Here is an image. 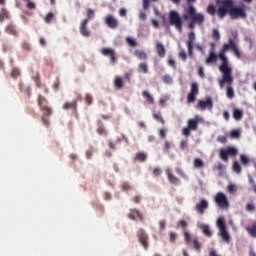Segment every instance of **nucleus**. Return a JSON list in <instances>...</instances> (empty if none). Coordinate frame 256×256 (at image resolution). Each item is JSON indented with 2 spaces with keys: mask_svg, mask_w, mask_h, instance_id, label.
I'll return each mask as SVG.
<instances>
[{
  "mask_svg": "<svg viewBox=\"0 0 256 256\" xmlns=\"http://www.w3.org/2000/svg\"><path fill=\"white\" fill-rule=\"evenodd\" d=\"M232 51L238 59H241V51L239 46L235 43V40L230 38L227 44H223L220 52L219 59L221 61L218 69L222 74V78L218 81L220 89H223L225 85H233V67L229 64V58H227V51Z\"/></svg>",
  "mask_w": 256,
  "mask_h": 256,
  "instance_id": "f257e3e1",
  "label": "nucleus"
},
{
  "mask_svg": "<svg viewBox=\"0 0 256 256\" xmlns=\"http://www.w3.org/2000/svg\"><path fill=\"white\" fill-rule=\"evenodd\" d=\"M217 15L220 19H225L227 14L231 19H245L247 13L245 12V5L235 7L233 0H217Z\"/></svg>",
  "mask_w": 256,
  "mask_h": 256,
  "instance_id": "f03ea898",
  "label": "nucleus"
},
{
  "mask_svg": "<svg viewBox=\"0 0 256 256\" xmlns=\"http://www.w3.org/2000/svg\"><path fill=\"white\" fill-rule=\"evenodd\" d=\"M189 5L184 8L183 18L186 20H190L189 28L193 29L195 25H203L205 23V15L203 13H197L195 6L191 3H195V0H187Z\"/></svg>",
  "mask_w": 256,
  "mask_h": 256,
  "instance_id": "7ed1b4c3",
  "label": "nucleus"
},
{
  "mask_svg": "<svg viewBox=\"0 0 256 256\" xmlns=\"http://www.w3.org/2000/svg\"><path fill=\"white\" fill-rule=\"evenodd\" d=\"M217 227L219 229V235L224 243H231V235L227 231V225L225 224V218H218Z\"/></svg>",
  "mask_w": 256,
  "mask_h": 256,
  "instance_id": "20e7f679",
  "label": "nucleus"
},
{
  "mask_svg": "<svg viewBox=\"0 0 256 256\" xmlns=\"http://www.w3.org/2000/svg\"><path fill=\"white\" fill-rule=\"evenodd\" d=\"M169 24L175 27L180 33L183 31V20L178 11L171 10L169 12Z\"/></svg>",
  "mask_w": 256,
  "mask_h": 256,
  "instance_id": "39448f33",
  "label": "nucleus"
},
{
  "mask_svg": "<svg viewBox=\"0 0 256 256\" xmlns=\"http://www.w3.org/2000/svg\"><path fill=\"white\" fill-rule=\"evenodd\" d=\"M239 150L233 146L222 148L219 151V157L224 163H229L230 157H237Z\"/></svg>",
  "mask_w": 256,
  "mask_h": 256,
  "instance_id": "423d86ee",
  "label": "nucleus"
},
{
  "mask_svg": "<svg viewBox=\"0 0 256 256\" xmlns=\"http://www.w3.org/2000/svg\"><path fill=\"white\" fill-rule=\"evenodd\" d=\"M38 105L40 107V111H42L44 117H51L53 115V109L49 107V101H47V98L45 96H39L38 97Z\"/></svg>",
  "mask_w": 256,
  "mask_h": 256,
  "instance_id": "0eeeda50",
  "label": "nucleus"
},
{
  "mask_svg": "<svg viewBox=\"0 0 256 256\" xmlns=\"http://www.w3.org/2000/svg\"><path fill=\"white\" fill-rule=\"evenodd\" d=\"M214 201L220 209H229V199H227V196L223 192H218Z\"/></svg>",
  "mask_w": 256,
  "mask_h": 256,
  "instance_id": "6e6552de",
  "label": "nucleus"
},
{
  "mask_svg": "<svg viewBox=\"0 0 256 256\" xmlns=\"http://www.w3.org/2000/svg\"><path fill=\"white\" fill-rule=\"evenodd\" d=\"M137 237L140 245H142L145 251H147L149 249V235L147 234V232H145L143 228H140L137 231Z\"/></svg>",
  "mask_w": 256,
  "mask_h": 256,
  "instance_id": "1a4fd4ad",
  "label": "nucleus"
},
{
  "mask_svg": "<svg viewBox=\"0 0 256 256\" xmlns=\"http://www.w3.org/2000/svg\"><path fill=\"white\" fill-rule=\"evenodd\" d=\"M197 95H199V85L196 82H193L191 84L190 93L187 96V103H195Z\"/></svg>",
  "mask_w": 256,
  "mask_h": 256,
  "instance_id": "9d476101",
  "label": "nucleus"
},
{
  "mask_svg": "<svg viewBox=\"0 0 256 256\" xmlns=\"http://www.w3.org/2000/svg\"><path fill=\"white\" fill-rule=\"evenodd\" d=\"M100 53L104 55V57H109L112 65H115V63H117V54L115 53V50L113 48H102L100 50Z\"/></svg>",
  "mask_w": 256,
  "mask_h": 256,
  "instance_id": "9b49d317",
  "label": "nucleus"
},
{
  "mask_svg": "<svg viewBox=\"0 0 256 256\" xmlns=\"http://www.w3.org/2000/svg\"><path fill=\"white\" fill-rule=\"evenodd\" d=\"M196 109L199 111H205V109L211 111V109H213V100L211 98H207L206 100H199L198 104L196 105Z\"/></svg>",
  "mask_w": 256,
  "mask_h": 256,
  "instance_id": "f8f14e48",
  "label": "nucleus"
},
{
  "mask_svg": "<svg viewBox=\"0 0 256 256\" xmlns=\"http://www.w3.org/2000/svg\"><path fill=\"white\" fill-rule=\"evenodd\" d=\"M207 209H209V202L205 199L200 200V202L195 206V211L199 215H205V211H207Z\"/></svg>",
  "mask_w": 256,
  "mask_h": 256,
  "instance_id": "ddd939ff",
  "label": "nucleus"
},
{
  "mask_svg": "<svg viewBox=\"0 0 256 256\" xmlns=\"http://www.w3.org/2000/svg\"><path fill=\"white\" fill-rule=\"evenodd\" d=\"M104 23L107 25V27H109V29H117V27H119V20L114 18L113 15H107Z\"/></svg>",
  "mask_w": 256,
  "mask_h": 256,
  "instance_id": "4468645a",
  "label": "nucleus"
},
{
  "mask_svg": "<svg viewBox=\"0 0 256 256\" xmlns=\"http://www.w3.org/2000/svg\"><path fill=\"white\" fill-rule=\"evenodd\" d=\"M193 43H195V32H189L188 40L186 41L189 57H193Z\"/></svg>",
  "mask_w": 256,
  "mask_h": 256,
  "instance_id": "2eb2a0df",
  "label": "nucleus"
},
{
  "mask_svg": "<svg viewBox=\"0 0 256 256\" xmlns=\"http://www.w3.org/2000/svg\"><path fill=\"white\" fill-rule=\"evenodd\" d=\"M128 217L129 219H132V221H143V214H141L137 209H130Z\"/></svg>",
  "mask_w": 256,
  "mask_h": 256,
  "instance_id": "dca6fc26",
  "label": "nucleus"
},
{
  "mask_svg": "<svg viewBox=\"0 0 256 256\" xmlns=\"http://www.w3.org/2000/svg\"><path fill=\"white\" fill-rule=\"evenodd\" d=\"M87 23H89V19H84L80 24V33L83 37L91 36V32L87 29Z\"/></svg>",
  "mask_w": 256,
  "mask_h": 256,
  "instance_id": "f3484780",
  "label": "nucleus"
},
{
  "mask_svg": "<svg viewBox=\"0 0 256 256\" xmlns=\"http://www.w3.org/2000/svg\"><path fill=\"white\" fill-rule=\"evenodd\" d=\"M166 175L168 177V181L169 183H171V185H179V183H181V180H179V178H177V176L173 175V173H171V170H167L166 171Z\"/></svg>",
  "mask_w": 256,
  "mask_h": 256,
  "instance_id": "a211bd4d",
  "label": "nucleus"
},
{
  "mask_svg": "<svg viewBox=\"0 0 256 256\" xmlns=\"http://www.w3.org/2000/svg\"><path fill=\"white\" fill-rule=\"evenodd\" d=\"M219 59V53L218 55L215 54V52L210 51L208 54V57L206 58V65H211V63H216Z\"/></svg>",
  "mask_w": 256,
  "mask_h": 256,
  "instance_id": "6ab92c4d",
  "label": "nucleus"
},
{
  "mask_svg": "<svg viewBox=\"0 0 256 256\" xmlns=\"http://www.w3.org/2000/svg\"><path fill=\"white\" fill-rule=\"evenodd\" d=\"M62 108L65 111H69V109H71L72 111H77V100H73L72 102H66L64 103V105L62 106Z\"/></svg>",
  "mask_w": 256,
  "mask_h": 256,
  "instance_id": "aec40b11",
  "label": "nucleus"
},
{
  "mask_svg": "<svg viewBox=\"0 0 256 256\" xmlns=\"http://www.w3.org/2000/svg\"><path fill=\"white\" fill-rule=\"evenodd\" d=\"M155 49L157 52V55H159L160 57H165L167 50H165V46H163V44H161L160 42H157L155 45Z\"/></svg>",
  "mask_w": 256,
  "mask_h": 256,
  "instance_id": "412c9836",
  "label": "nucleus"
},
{
  "mask_svg": "<svg viewBox=\"0 0 256 256\" xmlns=\"http://www.w3.org/2000/svg\"><path fill=\"white\" fill-rule=\"evenodd\" d=\"M246 231L250 237L256 239V221H253L251 226L246 227Z\"/></svg>",
  "mask_w": 256,
  "mask_h": 256,
  "instance_id": "4be33fe9",
  "label": "nucleus"
},
{
  "mask_svg": "<svg viewBox=\"0 0 256 256\" xmlns=\"http://www.w3.org/2000/svg\"><path fill=\"white\" fill-rule=\"evenodd\" d=\"M200 229L206 237H213V232H211V227H209V225L202 224L200 225Z\"/></svg>",
  "mask_w": 256,
  "mask_h": 256,
  "instance_id": "5701e85b",
  "label": "nucleus"
},
{
  "mask_svg": "<svg viewBox=\"0 0 256 256\" xmlns=\"http://www.w3.org/2000/svg\"><path fill=\"white\" fill-rule=\"evenodd\" d=\"M233 118L235 119V121H241L243 119V110L234 108L233 109Z\"/></svg>",
  "mask_w": 256,
  "mask_h": 256,
  "instance_id": "b1692460",
  "label": "nucleus"
},
{
  "mask_svg": "<svg viewBox=\"0 0 256 256\" xmlns=\"http://www.w3.org/2000/svg\"><path fill=\"white\" fill-rule=\"evenodd\" d=\"M187 127L191 131H197V127H199L197 119H189L187 122Z\"/></svg>",
  "mask_w": 256,
  "mask_h": 256,
  "instance_id": "393cba45",
  "label": "nucleus"
},
{
  "mask_svg": "<svg viewBox=\"0 0 256 256\" xmlns=\"http://www.w3.org/2000/svg\"><path fill=\"white\" fill-rule=\"evenodd\" d=\"M135 57H137V59H139L140 61H145L147 59V53H145V51L143 50H136L134 52Z\"/></svg>",
  "mask_w": 256,
  "mask_h": 256,
  "instance_id": "a878e982",
  "label": "nucleus"
},
{
  "mask_svg": "<svg viewBox=\"0 0 256 256\" xmlns=\"http://www.w3.org/2000/svg\"><path fill=\"white\" fill-rule=\"evenodd\" d=\"M135 161H139L140 163H145L147 161V154L144 152H138L135 156Z\"/></svg>",
  "mask_w": 256,
  "mask_h": 256,
  "instance_id": "bb28decb",
  "label": "nucleus"
},
{
  "mask_svg": "<svg viewBox=\"0 0 256 256\" xmlns=\"http://www.w3.org/2000/svg\"><path fill=\"white\" fill-rule=\"evenodd\" d=\"M138 71H139V73H143L145 75V74L149 73V66H147L146 62H141L138 65Z\"/></svg>",
  "mask_w": 256,
  "mask_h": 256,
  "instance_id": "cd10ccee",
  "label": "nucleus"
},
{
  "mask_svg": "<svg viewBox=\"0 0 256 256\" xmlns=\"http://www.w3.org/2000/svg\"><path fill=\"white\" fill-rule=\"evenodd\" d=\"M228 86L226 87V97L228 99H233L235 97V90L231 87L233 84H227Z\"/></svg>",
  "mask_w": 256,
  "mask_h": 256,
  "instance_id": "c85d7f7f",
  "label": "nucleus"
},
{
  "mask_svg": "<svg viewBox=\"0 0 256 256\" xmlns=\"http://www.w3.org/2000/svg\"><path fill=\"white\" fill-rule=\"evenodd\" d=\"M142 97H144V99H146L147 103H149L150 105H153V103H155V99H153V96H151V94H149L147 91L142 92Z\"/></svg>",
  "mask_w": 256,
  "mask_h": 256,
  "instance_id": "c756f323",
  "label": "nucleus"
},
{
  "mask_svg": "<svg viewBox=\"0 0 256 256\" xmlns=\"http://www.w3.org/2000/svg\"><path fill=\"white\" fill-rule=\"evenodd\" d=\"M98 135H101L103 137H107V130L105 129V125L103 123H100L97 128Z\"/></svg>",
  "mask_w": 256,
  "mask_h": 256,
  "instance_id": "7c9ffc66",
  "label": "nucleus"
},
{
  "mask_svg": "<svg viewBox=\"0 0 256 256\" xmlns=\"http://www.w3.org/2000/svg\"><path fill=\"white\" fill-rule=\"evenodd\" d=\"M212 39L216 42L221 41V33H219V29L214 28L212 30Z\"/></svg>",
  "mask_w": 256,
  "mask_h": 256,
  "instance_id": "2f4dec72",
  "label": "nucleus"
},
{
  "mask_svg": "<svg viewBox=\"0 0 256 256\" xmlns=\"http://www.w3.org/2000/svg\"><path fill=\"white\" fill-rule=\"evenodd\" d=\"M5 19H9V12H7V9L2 8L0 11V23H3Z\"/></svg>",
  "mask_w": 256,
  "mask_h": 256,
  "instance_id": "473e14b6",
  "label": "nucleus"
},
{
  "mask_svg": "<svg viewBox=\"0 0 256 256\" xmlns=\"http://www.w3.org/2000/svg\"><path fill=\"white\" fill-rule=\"evenodd\" d=\"M153 119H155V121H158V123L165 125V119H163V116H161V112H158V113L154 112Z\"/></svg>",
  "mask_w": 256,
  "mask_h": 256,
  "instance_id": "72a5a7b5",
  "label": "nucleus"
},
{
  "mask_svg": "<svg viewBox=\"0 0 256 256\" xmlns=\"http://www.w3.org/2000/svg\"><path fill=\"white\" fill-rule=\"evenodd\" d=\"M206 11L208 15H211L212 17L215 16V13L217 14V9L213 4L208 5Z\"/></svg>",
  "mask_w": 256,
  "mask_h": 256,
  "instance_id": "f704fd0d",
  "label": "nucleus"
},
{
  "mask_svg": "<svg viewBox=\"0 0 256 256\" xmlns=\"http://www.w3.org/2000/svg\"><path fill=\"white\" fill-rule=\"evenodd\" d=\"M114 86L116 89H123V79H121V77H116L114 80Z\"/></svg>",
  "mask_w": 256,
  "mask_h": 256,
  "instance_id": "c9c22d12",
  "label": "nucleus"
},
{
  "mask_svg": "<svg viewBox=\"0 0 256 256\" xmlns=\"http://www.w3.org/2000/svg\"><path fill=\"white\" fill-rule=\"evenodd\" d=\"M193 248L199 253L201 251V242H199V239L192 240Z\"/></svg>",
  "mask_w": 256,
  "mask_h": 256,
  "instance_id": "e433bc0d",
  "label": "nucleus"
},
{
  "mask_svg": "<svg viewBox=\"0 0 256 256\" xmlns=\"http://www.w3.org/2000/svg\"><path fill=\"white\" fill-rule=\"evenodd\" d=\"M232 169L234 171V173H237V175H241V165H239V162H234Z\"/></svg>",
  "mask_w": 256,
  "mask_h": 256,
  "instance_id": "4c0bfd02",
  "label": "nucleus"
},
{
  "mask_svg": "<svg viewBox=\"0 0 256 256\" xmlns=\"http://www.w3.org/2000/svg\"><path fill=\"white\" fill-rule=\"evenodd\" d=\"M6 33H9V35H17V30L10 24L6 27Z\"/></svg>",
  "mask_w": 256,
  "mask_h": 256,
  "instance_id": "58836bf2",
  "label": "nucleus"
},
{
  "mask_svg": "<svg viewBox=\"0 0 256 256\" xmlns=\"http://www.w3.org/2000/svg\"><path fill=\"white\" fill-rule=\"evenodd\" d=\"M204 164H203V160L202 159H199V158H196L194 160V167L195 169H201L203 168Z\"/></svg>",
  "mask_w": 256,
  "mask_h": 256,
  "instance_id": "ea45409f",
  "label": "nucleus"
},
{
  "mask_svg": "<svg viewBox=\"0 0 256 256\" xmlns=\"http://www.w3.org/2000/svg\"><path fill=\"white\" fill-rule=\"evenodd\" d=\"M214 170L223 173V171H225V165H223L221 162H218L216 165H214Z\"/></svg>",
  "mask_w": 256,
  "mask_h": 256,
  "instance_id": "a19ab883",
  "label": "nucleus"
},
{
  "mask_svg": "<svg viewBox=\"0 0 256 256\" xmlns=\"http://www.w3.org/2000/svg\"><path fill=\"white\" fill-rule=\"evenodd\" d=\"M126 43L130 46V47H137V41L134 38L128 37L126 39Z\"/></svg>",
  "mask_w": 256,
  "mask_h": 256,
  "instance_id": "79ce46f5",
  "label": "nucleus"
},
{
  "mask_svg": "<svg viewBox=\"0 0 256 256\" xmlns=\"http://www.w3.org/2000/svg\"><path fill=\"white\" fill-rule=\"evenodd\" d=\"M121 189L122 191H131L133 187H131V184H129V182H123L121 185Z\"/></svg>",
  "mask_w": 256,
  "mask_h": 256,
  "instance_id": "37998d69",
  "label": "nucleus"
},
{
  "mask_svg": "<svg viewBox=\"0 0 256 256\" xmlns=\"http://www.w3.org/2000/svg\"><path fill=\"white\" fill-rule=\"evenodd\" d=\"M163 81L166 83V85H171V83H173V77L166 74L163 76Z\"/></svg>",
  "mask_w": 256,
  "mask_h": 256,
  "instance_id": "c03bdc74",
  "label": "nucleus"
},
{
  "mask_svg": "<svg viewBox=\"0 0 256 256\" xmlns=\"http://www.w3.org/2000/svg\"><path fill=\"white\" fill-rule=\"evenodd\" d=\"M19 75H21V72L19 71V69L13 68L11 71V77H13V79H17Z\"/></svg>",
  "mask_w": 256,
  "mask_h": 256,
  "instance_id": "a18cd8bd",
  "label": "nucleus"
},
{
  "mask_svg": "<svg viewBox=\"0 0 256 256\" xmlns=\"http://www.w3.org/2000/svg\"><path fill=\"white\" fill-rule=\"evenodd\" d=\"M95 17V11H93V9L89 8L87 10V18L88 21H91V19H93Z\"/></svg>",
  "mask_w": 256,
  "mask_h": 256,
  "instance_id": "49530a36",
  "label": "nucleus"
},
{
  "mask_svg": "<svg viewBox=\"0 0 256 256\" xmlns=\"http://www.w3.org/2000/svg\"><path fill=\"white\" fill-rule=\"evenodd\" d=\"M175 171H176V173L178 174V175H180L181 177H182V179H188V177H187V175L185 174V172H183V169H181V168H176L175 169Z\"/></svg>",
  "mask_w": 256,
  "mask_h": 256,
  "instance_id": "de8ad7c7",
  "label": "nucleus"
},
{
  "mask_svg": "<svg viewBox=\"0 0 256 256\" xmlns=\"http://www.w3.org/2000/svg\"><path fill=\"white\" fill-rule=\"evenodd\" d=\"M227 191L228 193H236L237 192V187L234 184H230L227 186Z\"/></svg>",
  "mask_w": 256,
  "mask_h": 256,
  "instance_id": "09e8293b",
  "label": "nucleus"
},
{
  "mask_svg": "<svg viewBox=\"0 0 256 256\" xmlns=\"http://www.w3.org/2000/svg\"><path fill=\"white\" fill-rule=\"evenodd\" d=\"M240 135L241 132L239 130H232L230 132V137H232V139H237Z\"/></svg>",
  "mask_w": 256,
  "mask_h": 256,
  "instance_id": "8fccbe9b",
  "label": "nucleus"
},
{
  "mask_svg": "<svg viewBox=\"0 0 256 256\" xmlns=\"http://www.w3.org/2000/svg\"><path fill=\"white\" fill-rule=\"evenodd\" d=\"M169 149H171V142L166 141V142L164 143V147H163L164 153H169Z\"/></svg>",
  "mask_w": 256,
  "mask_h": 256,
  "instance_id": "3c124183",
  "label": "nucleus"
},
{
  "mask_svg": "<svg viewBox=\"0 0 256 256\" xmlns=\"http://www.w3.org/2000/svg\"><path fill=\"white\" fill-rule=\"evenodd\" d=\"M85 101L87 105H93V96H91L90 94H86Z\"/></svg>",
  "mask_w": 256,
  "mask_h": 256,
  "instance_id": "603ef678",
  "label": "nucleus"
},
{
  "mask_svg": "<svg viewBox=\"0 0 256 256\" xmlns=\"http://www.w3.org/2000/svg\"><path fill=\"white\" fill-rule=\"evenodd\" d=\"M246 211H248L249 213H253V211H255V204H253V203L247 204Z\"/></svg>",
  "mask_w": 256,
  "mask_h": 256,
  "instance_id": "864d4df0",
  "label": "nucleus"
},
{
  "mask_svg": "<svg viewBox=\"0 0 256 256\" xmlns=\"http://www.w3.org/2000/svg\"><path fill=\"white\" fill-rule=\"evenodd\" d=\"M184 240L187 244L191 243V234L187 231L184 232Z\"/></svg>",
  "mask_w": 256,
  "mask_h": 256,
  "instance_id": "5fc2aeb1",
  "label": "nucleus"
},
{
  "mask_svg": "<svg viewBox=\"0 0 256 256\" xmlns=\"http://www.w3.org/2000/svg\"><path fill=\"white\" fill-rule=\"evenodd\" d=\"M240 161H241L242 165H248L249 164V158H247V156H245V155L240 156Z\"/></svg>",
  "mask_w": 256,
  "mask_h": 256,
  "instance_id": "6e6d98bb",
  "label": "nucleus"
},
{
  "mask_svg": "<svg viewBox=\"0 0 256 256\" xmlns=\"http://www.w3.org/2000/svg\"><path fill=\"white\" fill-rule=\"evenodd\" d=\"M182 135H185V137H189L191 135V130L188 126L182 129Z\"/></svg>",
  "mask_w": 256,
  "mask_h": 256,
  "instance_id": "4d7b16f0",
  "label": "nucleus"
},
{
  "mask_svg": "<svg viewBox=\"0 0 256 256\" xmlns=\"http://www.w3.org/2000/svg\"><path fill=\"white\" fill-rule=\"evenodd\" d=\"M170 243H175L177 240V234L175 232H170Z\"/></svg>",
  "mask_w": 256,
  "mask_h": 256,
  "instance_id": "13d9d810",
  "label": "nucleus"
},
{
  "mask_svg": "<svg viewBox=\"0 0 256 256\" xmlns=\"http://www.w3.org/2000/svg\"><path fill=\"white\" fill-rule=\"evenodd\" d=\"M179 57H180V59H182V61H187V53H185L184 50H181L179 52Z\"/></svg>",
  "mask_w": 256,
  "mask_h": 256,
  "instance_id": "bf43d9fd",
  "label": "nucleus"
},
{
  "mask_svg": "<svg viewBox=\"0 0 256 256\" xmlns=\"http://www.w3.org/2000/svg\"><path fill=\"white\" fill-rule=\"evenodd\" d=\"M152 173H153L154 177H159L161 175L162 171L160 168H154Z\"/></svg>",
  "mask_w": 256,
  "mask_h": 256,
  "instance_id": "052dcab7",
  "label": "nucleus"
},
{
  "mask_svg": "<svg viewBox=\"0 0 256 256\" xmlns=\"http://www.w3.org/2000/svg\"><path fill=\"white\" fill-rule=\"evenodd\" d=\"M53 17V12L48 13L46 16V23H51V21H53Z\"/></svg>",
  "mask_w": 256,
  "mask_h": 256,
  "instance_id": "680f3d73",
  "label": "nucleus"
},
{
  "mask_svg": "<svg viewBox=\"0 0 256 256\" xmlns=\"http://www.w3.org/2000/svg\"><path fill=\"white\" fill-rule=\"evenodd\" d=\"M198 75L201 77V79H205V72L203 70V67L198 68Z\"/></svg>",
  "mask_w": 256,
  "mask_h": 256,
  "instance_id": "e2e57ef3",
  "label": "nucleus"
},
{
  "mask_svg": "<svg viewBox=\"0 0 256 256\" xmlns=\"http://www.w3.org/2000/svg\"><path fill=\"white\" fill-rule=\"evenodd\" d=\"M41 121L45 127H49V120L47 119V116H42Z\"/></svg>",
  "mask_w": 256,
  "mask_h": 256,
  "instance_id": "0e129e2a",
  "label": "nucleus"
},
{
  "mask_svg": "<svg viewBox=\"0 0 256 256\" xmlns=\"http://www.w3.org/2000/svg\"><path fill=\"white\" fill-rule=\"evenodd\" d=\"M180 149L184 151V149H187V141L186 140H181L180 142Z\"/></svg>",
  "mask_w": 256,
  "mask_h": 256,
  "instance_id": "69168bd1",
  "label": "nucleus"
},
{
  "mask_svg": "<svg viewBox=\"0 0 256 256\" xmlns=\"http://www.w3.org/2000/svg\"><path fill=\"white\" fill-rule=\"evenodd\" d=\"M168 65L170 67H172V69H175L176 68L175 60H173V58H169L168 59Z\"/></svg>",
  "mask_w": 256,
  "mask_h": 256,
  "instance_id": "338daca9",
  "label": "nucleus"
},
{
  "mask_svg": "<svg viewBox=\"0 0 256 256\" xmlns=\"http://www.w3.org/2000/svg\"><path fill=\"white\" fill-rule=\"evenodd\" d=\"M178 227H182V229H185V227H187V222L185 220L178 221Z\"/></svg>",
  "mask_w": 256,
  "mask_h": 256,
  "instance_id": "774afa93",
  "label": "nucleus"
}]
</instances>
